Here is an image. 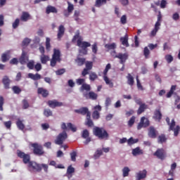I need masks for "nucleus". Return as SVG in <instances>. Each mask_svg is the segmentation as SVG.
I'll use <instances>...</instances> for the list:
<instances>
[{
  "label": "nucleus",
  "mask_w": 180,
  "mask_h": 180,
  "mask_svg": "<svg viewBox=\"0 0 180 180\" xmlns=\"http://www.w3.org/2000/svg\"><path fill=\"white\" fill-rule=\"evenodd\" d=\"M148 136L150 139H157V136H158V131H157L154 127H150L148 129Z\"/></svg>",
  "instance_id": "nucleus-15"
},
{
  "label": "nucleus",
  "mask_w": 180,
  "mask_h": 180,
  "mask_svg": "<svg viewBox=\"0 0 180 180\" xmlns=\"http://www.w3.org/2000/svg\"><path fill=\"white\" fill-rule=\"evenodd\" d=\"M75 113H79V115H82V116L86 115L88 116V114L91 115V112H89V109L86 107H82L78 110H75Z\"/></svg>",
  "instance_id": "nucleus-16"
},
{
  "label": "nucleus",
  "mask_w": 180,
  "mask_h": 180,
  "mask_svg": "<svg viewBox=\"0 0 180 180\" xmlns=\"http://www.w3.org/2000/svg\"><path fill=\"white\" fill-rule=\"evenodd\" d=\"M86 69L91 71L92 70V68L94 67V63L92 61H86L85 62Z\"/></svg>",
  "instance_id": "nucleus-40"
},
{
  "label": "nucleus",
  "mask_w": 180,
  "mask_h": 180,
  "mask_svg": "<svg viewBox=\"0 0 180 180\" xmlns=\"http://www.w3.org/2000/svg\"><path fill=\"white\" fill-rule=\"evenodd\" d=\"M28 78L33 79V81H39V79H41V75L39 73H36L35 75L33 73H29Z\"/></svg>",
  "instance_id": "nucleus-26"
},
{
  "label": "nucleus",
  "mask_w": 180,
  "mask_h": 180,
  "mask_svg": "<svg viewBox=\"0 0 180 180\" xmlns=\"http://www.w3.org/2000/svg\"><path fill=\"white\" fill-rule=\"evenodd\" d=\"M120 41L122 46L125 47H129L130 45L129 44V37L126 34L124 37L120 38Z\"/></svg>",
  "instance_id": "nucleus-25"
},
{
  "label": "nucleus",
  "mask_w": 180,
  "mask_h": 180,
  "mask_svg": "<svg viewBox=\"0 0 180 180\" xmlns=\"http://www.w3.org/2000/svg\"><path fill=\"white\" fill-rule=\"evenodd\" d=\"M29 102L27 100H23L22 101V108L27 109L29 108Z\"/></svg>",
  "instance_id": "nucleus-62"
},
{
  "label": "nucleus",
  "mask_w": 180,
  "mask_h": 180,
  "mask_svg": "<svg viewBox=\"0 0 180 180\" xmlns=\"http://www.w3.org/2000/svg\"><path fill=\"white\" fill-rule=\"evenodd\" d=\"M32 18L30 17V14L26 11L22 12L20 16V20L22 22H27V20H30Z\"/></svg>",
  "instance_id": "nucleus-23"
},
{
  "label": "nucleus",
  "mask_w": 180,
  "mask_h": 180,
  "mask_svg": "<svg viewBox=\"0 0 180 180\" xmlns=\"http://www.w3.org/2000/svg\"><path fill=\"white\" fill-rule=\"evenodd\" d=\"M143 56H145V58H148V56H150V49H148V47L147 46L143 49Z\"/></svg>",
  "instance_id": "nucleus-54"
},
{
  "label": "nucleus",
  "mask_w": 180,
  "mask_h": 180,
  "mask_svg": "<svg viewBox=\"0 0 180 180\" xmlns=\"http://www.w3.org/2000/svg\"><path fill=\"white\" fill-rule=\"evenodd\" d=\"M70 158L74 162L77 161V151L73 150L72 153H70Z\"/></svg>",
  "instance_id": "nucleus-50"
},
{
  "label": "nucleus",
  "mask_w": 180,
  "mask_h": 180,
  "mask_svg": "<svg viewBox=\"0 0 180 180\" xmlns=\"http://www.w3.org/2000/svg\"><path fill=\"white\" fill-rule=\"evenodd\" d=\"M75 172V169L72 167V166H69L67 169V174L68 175H71V174H74Z\"/></svg>",
  "instance_id": "nucleus-55"
},
{
  "label": "nucleus",
  "mask_w": 180,
  "mask_h": 180,
  "mask_svg": "<svg viewBox=\"0 0 180 180\" xmlns=\"http://www.w3.org/2000/svg\"><path fill=\"white\" fill-rule=\"evenodd\" d=\"M82 137V139H88V137H89V131H88V129L83 130Z\"/></svg>",
  "instance_id": "nucleus-51"
},
{
  "label": "nucleus",
  "mask_w": 180,
  "mask_h": 180,
  "mask_svg": "<svg viewBox=\"0 0 180 180\" xmlns=\"http://www.w3.org/2000/svg\"><path fill=\"white\" fill-rule=\"evenodd\" d=\"M5 103V98L4 96H0V111L4 112V105Z\"/></svg>",
  "instance_id": "nucleus-44"
},
{
  "label": "nucleus",
  "mask_w": 180,
  "mask_h": 180,
  "mask_svg": "<svg viewBox=\"0 0 180 180\" xmlns=\"http://www.w3.org/2000/svg\"><path fill=\"white\" fill-rule=\"evenodd\" d=\"M2 82L5 89H9L11 88V79L8 76L4 77Z\"/></svg>",
  "instance_id": "nucleus-20"
},
{
  "label": "nucleus",
  "mask_w": 180,
  "mask_h": 180,
  "mask_svg": "<svg viewBox=\"0 0 180 180\" xmlns=\"http://www.w3.org/2000/svg\"><path fill=\"white\" fill-rule=\"evenodd\" d=\"M136 86L138 89H140V91H144V88L141 85V83L140 82V79H139V76H136Z\"/></svg>",
  "instance_id": "nucleus-47"
},
{
  "label": "nucleus",
  "mask_w": 180,
  "mask_h": 180,
  "mask_svg": "<svg viewBox=\"0 0 180 180\" xmlns=\"http://www.w3.org/2000/svg\"><path fill=\"white\" fill-rule=\"evenodd\" d=\"M68 129L72 130V131H73V133H75V131H77V127L73 126L71 122L68 123Z\"/></svg>",
  "instance_id": "nucleus-56"
},
{
  "label": "nucleus",
  "mask_w": 180,
  "mask_h": 180,
  "mask_svg": "<svg viewBox=\"0 0 180 180\" xmlns=\"http://www.w3.org/2000/svg\"><path fill=\"white\" fill-rule=\"evenodd\" d=\"M150 126V120L146 117H142L141 121L137 126V130H141L143 127H148Z\"/></svg>",
  "instance_id": "nucleus-12"
},
{
  "label": "nucleus",
  "mask_w": 180,
  "mask_h": 180,
  "mask_svg": "<svg viewBox=\"0 0 180 180\" xmlns=\"http://www.w3.org/2000/svg\"><path fill=\"white\" fill-rule=\"evenodd\" d=\"M111 67L112 66L110 65V63H108L106 65L105 68L103 71V80L107 85H109L110 88H113V82L108 77V71L110 70Z\"/></svg>",
  "instance_id": "nucleus-9"
},
{
  "label": "nucleus",
  "mask_w": 180,
  "mask_h": 180,
  "mask_svg": "<svg viewBox=\"0 0 180 180\" xmlns=\"http://www.w3.org/2000/svg\"><path fill=\"white\" fill-rule=\"evenodd\" d=\"M17 156L18 158H21L22 160V162L24 164H27V165H29V164L32 162V160H30V155L26 154L20 150H17Z\"/></svg>",
  "instance_id": "nucleus-8"
},
{
  "label": "nucleus",
  "mask_w": 180,
  "mask_h": 180,
  "mask_svg": "<svg viewBox=\"0 0 180 180\" xmlns=\"http://www.w3.org/2000/svg\"><path fill=\"white\" fill-rule=\"evenodd\" d=\"M81 89L82 91H91V85L84 83L82 85Z\"/></svg>",
  "instance_id": "nucleus-49"
},
{
  "label": "nucleus",
  "mask_w": 180,
  "mask_h": 180,
  "mask_svg": "<svg viewBox=\"0 0 180 180\" xmlns=\"http://www.w3.org/2000/svg\"><path fill=\"white\" fill-rule=\"evenodd\" d=\"M132 155L136 157V155H143V150L140 149V147H137L132 150Z\"/></svg>",
  "instance_id": "nucleus-31"
},
{
  "label": "nucleus",
  "mask_w": 180,
  "mask_h": 180,
  "mask_svg": "<svg viewBox=\"0 0 180 180\" xmlns=\"http://www.w3.org/2000/svg\"><path fill=\"white\" fill-rule=\"evenodd\" d=\"M93 134L100 140H108L109 139V134L103 127H95L93 129Z\"/></svg>",
  "instance_id": "nucleus-2"
},
{
  "label": "nucleus",
  "mask_w": 180,
  "mask_h": 180,
  "mask_svg": "<svg viewBox=\"0 0 180 180\" xmlns=\"http://www.w3.org/2000/svg\"><path fill=\"white\" fill-rule=\"evenodd\" d=\"M146 108H147V105H146V103H143L139 105V108L137 110V115H141V113L144 112Z\"/></svg>",
  "instance_id": "nucleus-32"
},
{
  "label": "nucleus",
  "mask_w": 180,
  "mask_h": 180,
  "mask_svg": "<svg viewBox=\"0 0 180 180\" xmlns=\"http://www.w3.org/2000/svg\"><path fill=\"white\" fill-rule=\"evenodd\" d=\"M31 147L33 148V153L34 155H38L39 157H41V155H44V149L41 144L37 143H30Z\"/></svg>",
  "instance_id": "nucleus-5"
},
{
  "label": "nucleus",
  "mask_w": 180,
  "mask_h": 180,
  "mask_svg": "<svg viewBox=\"0 0 180 180\" xmlns=\"http://www.w3.org/2000/svg\"><path fill=\"white\" fill-rule=\"evenodd\" d=\"M166 122L169 126V131H174V137H178L180 131V126L176 125V122H175V120H172V122H170L169 117H166ZM176 126V127H175Z\"/></svg>",
  "instance_id": "nucleus-3"
},
{
  "label": "nucleus",
  "mask_w": 180,
  "mask_h": 180,
  "mask_svg": "<svg viewBox=\"0 0 180 180\" xmlns=\"http://www.w3.org/2000/svg\"><path fill=\"white\" fill-rule=\"evenodd\" d=\"M75 61L78 67H82L86 62V58L81 57V55H78Z\"/></svg>",
  "instance_id": "nucleus-17"
},
{
  "label": "nucleus",
  "mask_w": 180,
  "mask_h": 180,
  "mask_svg": "<svg viewBox=\"0 0 180 180\" xmlns=\"http://www.w3.org/2000/svg\"><path fill=\"white\" fill-rule=\"evenodd\" d=\"M46 13L47 15L50 13H57V8L54 6H49L46 7Z\"/></svg>",
  "instance_id": "nucleus-29"
},
{
  "label": "nucleus",
  "mask_w": 180,
  "mask_h": 180,
  "mask_svg": "<svg viewBox=\"0 0 180 180\" xmlns=\"http://www.w3.org/2000/svg\"><path fill=\"white\" fill-rule=\"evenodd\" d=\"M153 119L156 120V122H161V119H162V113H161L160 110H155Z\"/></svg>",
  "instance_id": "nucleus-22"
},
{
  "label": "nucleus",
  "mask_w": 180,
  "mask_h": 180,
  "mask_svg": "<svg viewBox=\"0 0 180 180\" xmlns=\"http://www.w3.org/2000/svg\"><path fill=\"white\" fill-rule=\"evenodd\" d=\"M57 63H61V52L59 49H54L51 59V67H56Z\"/></svg>",
  "instance_id": "nucleus-4"
},
{
  "label": "nucleus",
  "mask_w": 180,
  "mask_h": 180,
  "mask_svg": "<svg viewBox=\"0 0 180 180\" xmlns=\"http://www.w3.org/2000/svg\"><path fill=\"white\" fill-rule=\"evenodd\" d=\"M120 22L122 25H126V23H127V17L126 16V15H124L121 17Z\"/></svg>",
  "instance_id": "nucleus-61"
},
{
  "label": "nucleus",
  "mask_w": 180,
  "mask_h": 180,
  "mask_svg": "<svg viewBox=\"0 0 180 180\" xmlns=\"http://www.w3.org/2000/svg\"><path fill=\"white\" fill-rule=\"evenodd\" d=\"M13 91L14 94H16L17 95H19V94H20V92H22V89H20L19 86H13L12 87Z\"/></svg>",
  "instance_id": "nucleus-45"
},
{
  "label": "nucleus",
  "mask_w": 180,
  "mask_h": 180,
  "mask_svg": "<svg viewBox=\"0 0 180 180\" xmlns=\"http://www.w3.org/2000/svg\"><path fill=\"white\" fill-rule=\"evenodd\" d=\"M40 60L41 64H47V61H50V57L45 54L41 55Z\"/></svg>",
  "instance_id": "nucleus-30"
},
{
  "label": "nucleus",
  "mask_w": 180,
  "mask_h": 180,
  "mask_svg": "<svg viewBox=\"0 0 180 180\" xmlns=\"http://www.w3.org/2000/svg\"><path fill=\"white\" fill-rule=\"evenodd\" d=\"M47 105L49 108H51V109H56V108H60V106H63V103L59 102L57 100H49L47 102Z\"/></svg>",
  "instance_id": "nucleus-13"
},
{
  "label": "nucleus",
  "mask_w": 180,
  "mask_h": 180,
  "mask_svg": "<svg viewBox=\"0 0 180 180\" xmlns=\"http://www.w3.org/2000/svg\"><path fill=\"white\" fill-rule=\"evenodd\" d=\"M65 33V27H64V25H60L58 30V34H57L58 39L61 40V38L63 37V36H64Z\"/></svg>",
  "instance_id": "nucleus-21"
},
{
  "label": "nucleus",
  "mask_w": 180,
  "mask_h": 180,
  "mask_svg": "<svg viewBox=\"0 0 180 180\" xmlns=\"http://www.w3.org/2000/svg\"><path fill=\"white\" fill-rule=\"evenodd\" d=\"M129 172H130V169L127 167H124L122 169V176H124V178H126V176L129 175Z\"/></svg>",
  "instance_id": "nucleus-37"
},
{
  "label": "nucleus",
  "mask_w": 180,
  "mask_h": 180,
  "mask_svg": "<svg viewBox=\"0 0 180 180\" xmlns=\"http://www.w3.org/2000/svg\"><path fill=\"white\" fill-rule=\"evenodd\" d=\"M115 54H116V51H114L112 53V57H114V58H119L120 64L124 65V63H126V61H127V60H129V53H119L115 56Z\"/></svg>",
  "instance_id": "nucleus-7"
},
{
  "label": "nucleus",
  "mask_w": 180,
  "mask_h": 180,
  "mask_svg": "<svg viewBox=\"0 0 180 180\" xmlns=\"http://www.w3.org/2000/svg\"><path fill=\"white\" fill-rule=\"evenodd\" d=\"M102 154H103V152L102 151V150L98 149L94 155V158L95 160H98V158H99V157H101Z\"/></svg>",
  "instance_id": "nucleus-41"
},
{
  "label": "nucleus",
  "mask_w": 180,
  "mask_h": 180,
  "mask_svg": "<svg viewBox=\"0 0 180 180\" xmlns=\"http://www.w3.org/2000/svg\"><path fill=\"white\" fill-rule=\"evenodd\" d=\"M20 20H19V18L15 19V20L13 22V29H17L18 26H19V23H20Z\"/></svg>",
  "instance_id": "nucleus-60"
},
{
  "label": "nucleus",
  "mask_w": 180,
  "mask_h": 180,
  "mask_svg": "<svg viewBox=\"0 0 180 180\" xmlns=\"http://www.w3.org/2000/svg\"><path fill=\"white\" fill-rule=\"evenodd\" d=\"M108 0H96L95 3V6L96 8H101L102 5H105Z\"/></svg>",
  "instance_id": "nucleus-34"
},
{
  "label": "nucleus",
  "mask_w": 180,
  "mask_h": 180,
  "mask_svg": "<svg viewBox=\"0 0 180 180\" xmlns=\"http://www.w3.org/2000/svg\"><path fill=\"white\" fill-rule=\"evenodd\" d=\"M50 49H51V45L50 44V38L46 37V49L47 51H50Z\"/></svg>",
  "instance_id": "nucleus-52"
},
{
  "label": "nucleus",
  "mask_w": 180,
  "mask_h": 180,
  "mask_svg": "<svg viewBox=\"0 0 180 180\" xmlns=\"http://www.w3.org/2000/svg\"><path fill=\"white\" fill-rule=\"evenodd\" d=\"M92 117L94 120H98V119L101 117V113H99L98 110H95L92 113Z\"/></svg>",
  "instance_id": "nucleus-38"
},
{
  "label": "nucleus",
  "mask_w": 180,
  "mask_h": 180,
  "mask_svg": "<svg viewBox=\"0 0 180 180\" xmlns=\"http://www.w3.org/2000/svg\"><path fill=\"white\" fill-rule=\"evenodd\" d=\"M67 137H68L67 132L63 131L62 133L58 135L56 139L55 140V143H56L58 146L63 145V143L67 140Z\"/></svg>",
  "instance_id": "nucleus-11"
},
{
  "label": "nucleus",
  "mask_w": 180,
  "mask_h": 180,
  "mask_svg": "<svg viewBox=\"0 0 180 180\" xmlns=\"http://www.w3.org/2000/svg\"><path fill=\"white\" fill-rule=\"evenodd\" d=\"M89 98L92 99L93 101H96V99H98V94H96L94 91H90L89 93Z\"/></svg>",
  "instance_id": "nucleus-42"
},
{
  "label": "nucleus",
  "mask_w": 180,
  "mask_h": 180,
  "mask_svg": "<svg viewBox=\"0 0 180 180\" xmlns=\"http://www.w3.org/2000/svg\"><path fill=\"white\" fill-rule=\"evenodd\" d=\"M44 115L46 116V117H50V116H53V112L51 110L46 108L44 110Z\"/></svg>",
  "instance_id": "nucleus-39"
},
{
  "label": "nucleus",
  "mask_w": 180,
  "mask_h": 180,
  "mask_svg": "<svg viewBox=\"0 0 180 180\" xmlns=\"http://www.w3.org/2000/svg\"><path fill=\"white\" fill-rule=\"evenodd\" d=\"M127 79L128 85L130 86H133V85H134V77H133L130 73H128Z\"/></svg>",
  "instance_id": "nucleus-28"
},
{
  "label": "nucleus",
  "mask_w": 180,
  "mask_h": 180,
  "mask_svg": "<svg viewBox=\"0 0 180 180\" xmlns=\"http://www.w3.org/2000/svg\"><path fill=\"white\" fill-rule=\"evenodd\" d=\"M136 143H139V139H133V137H131L127 140L128 146H133V144H136Z\"/></svg>",
  "instance_id": "nucleus-36"
},
{
  "label": "nucleus",
  "mask_w": 180,
  "mask_h": 180,
  "mask_svg": "<svg viewBox=\"0 0 180 180\" xmlns=\"http://www.w3.org/2000/svg\"><path fill=\"white\" fill-rule=\"evenodd\" d=\"M16 126L19 129V130H25V124L23 123V122H22V120H18L16 122Z\"/></svg>",
  "instance_id": "nucleus-35"
},
{
  "label": "nucleus",
  "mask_w": 180,
  "mask_h": 180,
  "mask_svg": "<svg viewBox=\"0 0 180 180\" xmlns=\"http://www.w3.org/2000/svg\"><path fill=\"white\" fill-rule=\"evenodd\" d=\"M91 50H92V53H94V54H96L98 53V43L95 42L91 46Z\"/></svg>",
  "instance_id": "nucleus-53"
},
{
  "label": "nucleus",
  "mask_w": 180,
  "mask_h": 180,
  "mask_svg": "<svg viewBox=\"0 0 180 180\" xmlns=\"http://www.w3.org/2000/svg\"><path fill=\"white\" fill-rule=\"evenodd\" d=\"M136 180L146 179V178H147V170L143 169V170L139 171L138 173H136Z\"/></svg>",
  "instance_id": "nucleus-18"
},
{
  "label": "nucleus",
  "mask_w": 180,
  "mask_h": 180,
  "mask_svg": "<svg viewBox=\"0 0 180 180\" xmlns=\"http://www.w3.org/2000/svg\"><path fill=\"white\" fill-rule=\"evenodd\" d=\"M30 172L37 174V172H41V165L34 161H32L27 165Z\"/></svg>",
  "instance_id": "nucleus-6"
},
{
  "label": "nucleus",
  "mask_w": 180,
  "mask_h": 180,
  "mask_svg": "<svg viewBox=\"0 0 180 180\" xmlns=\"http://www.w3.org/2000/svg\"><path fill=\"white\" fill-rule=\"evenodd\" d=\"M158 30H160V27H159V24L158 22V23L155 24V28L151 31L150 37H154V36H155V34H157V32H158Z\"/></svg>",
  "instance_id": "nucleus-33"
},
{
  "label": "nucleus",
  "mask_w": 180,
  "mask_h": 180,
  "mask_svg": "<svg viewBox=\"0 0 180 180\" xmlns=\"http://www.w3.org/2000/svg\"><path fill=\"white\" fill-rule=\"evenodd\" d=\"M72 41L75 43L77 41L78 47L82 49L79 50V53L86 56L88 54V47H91V43L88 41H82V37L79 36V32H77L72 38Z\"/></svg>",
  "instance_id": "nucleus-1"
},
{
  "label": "nucleus",
  "mask_w": 180,
  "mask_h": 180,
  "mask_svg": "<svg viewBox=\"0 0 180 180\" xmlns=\"http://www.w3.org/2000/svg\"><path fill=\"white\" fill-rule=\"evenodd\" d=\"M30 44V39L25 38L22 41V46H29Z\"/></svg>",
  "instance_id": "nucleus-64"
},
{
  "label": "nucleus",
  "mask_w": 180,
  "mask_h": 180,
  "mask_svg": "<svg viewBox=\"0 0 180 180\" xmlns=\"http://www.w3.org/2000/svg\"><path fill=\"white\" fill-rule=\"evenodd\" d=\"M85 125L87 126V127H94V121L91 119V115L87 114V116L86 117V121H85Z\"/></svg>",
  "instance_id": "nucleus-24"
},
{
  "label": "nucleus",
  "mask_w": 180,
  "mask_h": 180,
  "mask_svg": "<svg viewBox=\"0 0 180 180\" xmlns=\"http://www.w3.org/2000/svg\"><path fill=\"white\" fill-rule=\"evenodd\" d=\"M18 61L22 65H25V64L29 61V56H27V53H26L25 51H22Z\"/></svg>",
  "instance_id": "nucleus-14"
},
{
  "label": "nucleus",
  "mask_w": 180,
  "mask_h": 180,
  "mask_svg": "<svg viewBox=\"0 0 180 180\" xmlns=\"http://www.w3.org/2000/svg\"><path fill=\"white\" fill-rule=\"evenodd\" d=\"M65 72V70L64 68L59 69L56 72V75H63Z\"/></svg>",
  "instance_id": "nucleus-63"
},
{
  "label": "nucleus",
  "mask_w": 180,
  "mask_h": 180,
  "mask_svg": "<svg viewBox=\"0 0 180 180\" xmlns=\"http://www.w3.org/2000/svg\"><path fill=\"white\" fill-rule=\"evenodd\" d=\"M153 155L155 157H157L159 160H161L162 161H164L165 158H167V150H165L164 148H158L157 150L153 153Z\"/></svg>",
  "instance_id": "nucleus-10"
},
{
  "label": "nucleus",
  "mask_w": 180,
  "mask_h": 180,
  "mask_svg": "<svg viewBox=\"0 0 180 180\" xmlns=\"http://www.w3.org/2000/svg\"><path fill=\"white\" fill-rule=\"evenodd\" d=\"M165 60L167 61L168 64H170V63L174 61V57H172L171 55H166Z\"/></svg>",
  "instance_id": "nucleus-59"
},
{
  "label": "nucleus",
  "mask_w": 180,
  "mask_h": 180,
  "mask_svg": "<svg viewBox=\"0 0 180 180\" xmlns=\"http://www.w3.org/2000/svg\"><path fill=\"white\" fill-rule=\"evenodd\" d=\"M89 79L90 81H95V79H98V75L94 72H91L89 74Z\"/></svg>",
  "instance_id": "nucleus-48"
},
{
  "label": "nucleus",
  "mask_w": 180,
  "mask_h": 180,
  "mask_svg": "<svg viewBox=\"0 0 180 180\" xmlns=\"http://www.w3.org/2000/svg\"><path fill=\"white\" fill-rule=\"evenodd\" d=\"M136 122V117L132 116L130 120L128 121L129 127H133V124Z\"/></svg>",
  "instance_id": "nucleus-46"
},
{
  "label": "nucleus",
  "mask_w": 180,
  "mask_h": 180,
  "mask_svg": "<svg viewBox=\"0 0 180 180\" xmlns=\"http://www.w3.org/2000/svg\"><path fill=\"white\" fill-rule=\"evenodd\" d=\"M4 124L6 129L11 130V128L12 127V121L4 122Z\"/></svg>",
  "instance_id": "nucleus-58"
},
{
  "label": "nucleus",
  "mask_w": 180,
  "mask_h": 180,
  "mask_svg": "<svg viewBox=\"0 0 180 180\" xmlns=\"http://www.w3.org/2000/svg\"><path fill=\"white\" fill-rule=\"evenodd\" d=\"M37 94L38 95H41L42 98H47L49 95V90L43 87H39L37 89Z\"/></svg>",
  "instance_id": "nucleus-19"
},
{
  "label": "nucleus",
  "mask_w": 180,
  "mask_h": 180,
  "mask_svg": "<svg viewBox=\"0 0 180 180\" xmlns=\"http://www.w3.org/2000/svg\"><path fill=\"white\" fill-rule=\"evenodd\" d=\"M167 136L164 134H160L158 137V143H159V144H163V143H167Z\"/></svg>",
  "instance_id": "nucleus-27"
},
{
  "label": "nucleus",
  "mask_w": 180,
  "mask_h": 180,
  "mask_svg": "<svg viewBox=\"0 0 180 180\" xmlns=\"http://www.w3.org/2000/svg\"><path fill=\"white\" fill-rule=\"evenodd\" d=\"M27 68H29V70H33L34 68V61L31 60L28 62L27 64Z\"/></svg>",
  "instance_id": "nucleus-57"
},
{
  "label": "nucleus",
  "mask_w": 180,
  "mask_h": 180,
  "mask_svg": "<svg viewBox=\"0 0 180 180\" xmlns=\"http://www.w3.org/2000/svg\"><path fill=\"white\" fill-rule=\"evenodd\" d=\"M105 49H108V50H115V49H116V44L112 43L109 44H105Z\"/></svg>",
  "instance_id": "nucleus-43"
}]
</instances>
